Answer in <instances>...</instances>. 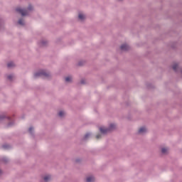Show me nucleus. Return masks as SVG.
I'll use <instances>...</instances> for the list:
<instances>
[{
  "mask_svg": "<svg viewBox=\"0 0 182 182\" xmlns=\"http://www.w3.org/2000/svg\"><path fill=\"white\" fill-rule=\"evenodd\" d=\"M116 129V125L114 124H111L109 125V129H106L105 127H100V132L102 133V134H106V133H109V132H112V130H114Z\"/></svg>",
  "mask_w": 182,
  "mask_h": 182,
  "instance_id": "nucleus-1",
  "label": "nucleus"
},
{
  "mask_svg": "<svg viewBox=\"0 0 182 182\" xmlns=\"http://www.w3.org/2000/svg\"><path fill=\"white\" fill-rule=\"evenodd\" d=\"M38 76H44L45 77H48L49 73H46L45 71H41L34 75V77H38Z\"/></svg>",
  "mask_w": 182,
  "mask_h": 182,
  "instance_id": "nucleus-2",
  "label": "nucleus"
},
{
  "mask_svg": "<svg viewBox=\"0 0 182 182\" xmlns=\"http://www.w3.org/2000/svg\"><path fill=\"white\" fill-rule=\"evenodd\" d=\"M16 11L17 12H18L19 14H21L22 15V16H26V15H28V11L23 10V9H21V8H17L16 9Z\"/></svg>",
  "mask_w": 182,
  "mask_h": 182,
  "instance_id": "nucleus-3",
  "label": "nucleus"
},
{
  "mask_svg": "<svg viewBox=\"0 0 182 182\" xmlns=\"http://www.w3.org/2000/svg\"><path fill=\"white\" fill-rule=\"evenodd\" d=\"M146 132H147V129H146V127H141L139 131H138V133L139 134H143V133H146Z\"/></svg>",
  "mask_w": 182,
  "mask_h": 182,
  "instance_id": "nucleus-4",
  "label": "nucleus"
},
{
  "mask_svg": "<svg viewBox=\"0 0 182 182\" xmlns=\"http://www.w3.org/2000/svg\"><path fill=\"white\" fill-rule=\"evenodd\" d=\"M121 50H129V46L127 44H124L120 47Z\"/></svg>",
  "mask_w": 182,
  "mask_h": 182,
  "instance_id": "nucleus-5",
  "label": "nucleus"
},
{
  "mask_svg": "<svg viewBox=\"0 0 182 182\" xmlns=\"http://www.w3.org/2000/svg\"><path fill=\"white\" fill-rule=\"evenodd\" d=\"M78 18L81 21H83V19H85V18H86V16H85V14H82V13H80L79 15H78Z\"/></svg>",
  "mask_w": 182,
  "mask_h": 182,
  "instance_id": "nucleus-6",
  "label": "nucleus"
},
{
  "mask_svg": "<svg viewBox=\"0 0 182 182\" xmlns=\"http://www.w3.org/2000/svg\"><path fill=\"white\" fill-rule=\"evenodd\" d=\"M95 181V177L89 176L87 178V182H93Z\"/></svg>",
  "mask_w": 182,
  "mask_h": 182,
  "instance_id": "nucleus-7",
  "label": "nucleus"
},
{
  "mask_svg": "<svg viewBox=\"0 0 182 182\" xmlns=\"http://www.w3.org/2000/svg\"><path fill=\"white\" fill-rule=\"evenodd\" d=\"M168 151V148H162L161 149V153H163V154H166Z\"/></svg>",
  "mask_w": 182,
  "mask_h": 182,
  "instance_id": "nucleus-8",
  "label": "nucleus"
},
{
  "mask_svg": "<svg viewBox=\"0 0 182 182\" xmlns=\"http://www.w3.org/2000/svg\"><path fill=\"white\" fill-rule=\"evenodd\" d=\"M49 180H50V175H47L44 177V181H49Z\"/></svg>",
  "mask_w": 182,
  "mask_h": 182,
  "instance_id": "nucleus-9",
  "label": "nucleus"
},
{
  "mask_svg": "<svg viewBox=\"0 0 182 182\" xmlns=\"http://www.w3.org/2000/svg\"><path fill=\"white\" fill-rule=\"evenodd\" d=\"M8 68H14L15 66V63L11 62L7 64Z\"/></svg>",
  "mask_w": 182,
  "mask_h": 182,
  "instance_id": "nucleus-10",
  "label": "nucleus"
},
{
  "mask_svg": "<svg viewBox=\"0 0 182 182\" xmlns=\"http://www.w3.org/2000/svg\"><path fill=\"white\" fill-rule=\"evenodd\" d=\"M58 116H60V117H63V116H65V112L60 111L58 113Z\"/></svg>",
  "mask_w": 182,
  "mask_h": 182,
  "instance_id": "nucleus-11",
  "label": "nucleus"
},
{
  "mask_svg": "<svg viewBox=\"0 0 182 182\" xmlns=\"http://www.w3.org/2000/svg\"><path fill=\"white\" fill-rule=\"evenodd\" d=\"M65 82H72V77L69 76L65 77Z\"/></svg>",
  "mask_w": 182,
  "mask_h": 182,
  "instance_id": "nucleus-12",
  "label": "nucleus"
},
{
  "mask_svg": "<svg viewBox=\"0 0 182 182\" xmlns=\"http://www.w3.org/2000/svg\"><path fill=\"white\" fill-rule=\"evenodd\" d=\"M18 24H19V25H24L25 23H24V21H23V19H20V20H18Z\"/></svg>",
  "mask_w": 182,
  "mask_h": 182,
  "instance_id": "nucleus-13",
  "label": "nucleus"
},
{
  "mask_svg": "<svg viewBox=\"0 0 182 182\" xmlns=\"http://www.w3.org/2000/svg\"><path fill=\"white\" fill-rule=\"evenodd\" d=\"M178 67V65L177 64H175L173 65V70H177V68Z\"/></svg>",
  "mask_w": 182,
  "mask_h": 182,
  "instance_id": "nucleus-14",
  "label": "nucleus"
},
{
  "mask_svg": "<svg viewBox=\"0 0 182 182\" xmlns=\"http://www.w3.org/2000/svg\"><path fill=\"white\" fill-rule=\"evenodd\" d=\"M12 77H14V75H9V76H8V79H9V80H12Z\"/></svg>",
  "mask_w": 182,
  "mask_h": 182,
  "instance_id": "nucleus-15",
  "label": "nucleus"
},
{
  "mask_svg": "<svg viewBox=\"0 0 182 182\" xmlns=\"http://www.w3.org/2000/svg\"><path fill=\"white\" fill-rule=\"evenodd\" d=\"M90 136V134H86L85 136V139H87Z\"/></svg>",
  "mask_w": 182,
  "mask_h": 182,
  "instance_id": "nucleus-16",
  "label": "nucleus"
},
{
  "mask_svg": "<svg viewBox=\"0 0 182 182\" xmlns=\"http://www.w3.org/2000/svg\"><path fill=\"white\" fill-rule=\"evenodd\" d=\"M100 137H102V135H100V134H98V135L96 136L97 139H100Z\"/></svg>",
  "mask_w": 182,
  "mask_h": 182,
  "instance_id": "nucleus-17",
  "label": "nucleus"
},
{
  "mask_svg": "<svg viewBox=\"0 0 182 182\" xmlns=\"http://www.w3.org/2000/svg\"><path fill=\"white\" fill-rule=\"evenodd\" d=\"M32 130H33V127H30L28 131L30 132V133H32Z\"/></svg>",
  "mask_w": 182,
  "mask_h": 182,
  "instance_id": "nucleus-18",
  "label": "nucleus"
},
{
  "mask_svg": "<svg viewBox=\"0 0 182 182\" xmlns=\"http://www.w3.org/2000/svg\"><path fill=\"white\" fill-rule=\"evenodd\" d=\"M3 147H4V149H8V148L9 147V146H8V145H4Z\"/></svg>",
  "mask_w": 182,
  "mask_h": 182,
  "instance_id": "nucleus-19",
  "label": "nucleus"
},
{
  "mask_svg": "<svg viewBox=\"0 0 182 182\" xmlns=\"http://www.w3.org/2000/svg\"><path fill=\"white\" fill-rule=\"evenodd\" d=\"M28 9V11H32V6H29Z\"/></svg>",
  "mask_w": 182,
  "mask_h": 182,
  "instance_id": "nucleus-20",
  "label": "nucleus"
},
{
  "mask_svg": "<svg viewBox=\"0 0 182 182\" xmlns=\"http://www.w3.org/2000/svg\"><path fill=\"white\" fill-rule=\"evenodd\" d=\"M1 173H2V171L0 170V174H1Z\"/></svg>",
  "mask_w": 182,
  "mask_h": 182,
  "instance_id": "nucleus-21",
  "label": "nucleus"
},
{
  "mask_svg": "<svg viewBox=\"0 0 182 182\" xmlns=\"http://www.w3.org/2000/svg\"><path fill=\"white\" fill-rule=\"evenodd\" d=\"M81 83H84L83 81H81Z\"/></svg>",
  "mask_w": 182,
  "mask_h": 182,
  "instance_id": "nucleus-22",
  "label": "nucleus"
}]
</instances>
